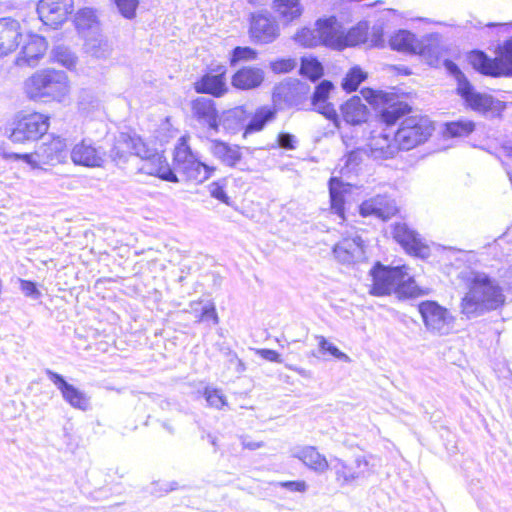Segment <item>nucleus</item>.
I'll list each match as a JSON object with an SVG mask.
<instances>
[{
  "label": "nucleus",
  "instance_id": "f257e3e1",
  "mask_svg": "<svg viewBox=\"0 0 512 512\" xmlns=\"http://www.w3.org/2000/svg\"><path fill=\"white\" fill-rule=\"evenodd\" d=\"M504 303L505 295L496 281L484 273H474L462 299L461 311L470 319L496 310Z\"/></svg>",
  "mask_w": 512,
  "mask_h": 512
},
{
  "label": "nucleus",
  "instance_id": "f03ea898",
  "mask_svg": "<svg viewBox=\"0 0 512 512\" xmlns=\"http://www.w3.org/2000/svg\"><path fill=\"white\" fill-rule=\"evenodd\" d=\"M406 266L385 267L377 264L372 270L373 285L371 294L375 296L388 295L397 290L408 297H417L424 294L409 276Z\"/></svg>",
  "mask_w": 512,
  "mask_h": 512
},
{
  "label": "nucleus",
  "instance_id": "7ed1b4c3",
  "mask_svg": "<svg viewBox=\"0 0 512 512\" xmlns=\"http://www.w3.org/2000/svg\"><path fill=\"white\" fill-rule=\"evenodd\" d=\"M49 117L34 112V136L39 134L37 144L34 146V170L41 165H56L65 162L68 153L66 144L60 137L47 135Z\"/></svg>",
  "mask_w": 512,
  "mask_h": 512
},
{
  "label": "nucleus",
  "instance_id": "20e7f679",
  "mask_svg": "<svg viewBox=\"0 0 512 512\" xmlns=\"http://www.w3.org/2000/svg\"><path fill=\"white\" fill-rule=\"evenodd\" d=\"M32 33L28 32L23 39L19 23L11 18L0 19V57L12 52L21 45L14 65L20 69L29 68L32 63Z\"/></svg>",
  "mask_w": 512,
  "mask_h": 512
},
{
  "label": "nucleus",
  "instance_id": "39448f33",
  "mask_svg": "<svg viewBox=\"0 0 512 512\" xmlns=\"http://www.w3.org/2000/svg\"><path fill=\"white\" fill-rule=\"evenodd\" d=\"M469 61L483 75L512 76V37L499 48L497 57L490 58L482 51H473L469 55Z\"/></svg>",
  "mask_w": 512,
  "mask_h": 512
},
{
  "label": "nucleus",
  "instance_id": "423d86ee",
  "mask_svg": "<svg viewBox=\"0 0 512 512\" xmlns=\"http://www.w3.org/2000/svg\"><path fill=\"white\" fill-rule=\"evenodd\" d=\"M361 93L368 102L383 104V108L380 112V118L387 126L396 124L400 118L409 114L412 110L411 106L402 100L403 94L399 95L394 88L393 91L390 92L363 89Z\"/></svg>",
  "mask_w": 512,
  "mask_h": 512
},
{
  "label": "nucleus",
  "instance_id": "0eeeda50",
  "mask_svg": "<svg viewBox=\"0 0 512 512\" xmlns=\"http://www.w3.org/2000/svg\"><path fill=\"white\" fill-rule=\"evenodd\" d=\"M433 130V124L428 117L408 116L402 120L399 128L394 132V140L401 150L409 151L426 142Z\"/></svg>",
  "mask_w": 512,
  "mask_h": 512
},
{
  "label": "nucleus",
  "instance_id": "6e6552de",
  "mask_svg": "<svg viewBox=\"0 0 512 512\" xmlns=\"http://www.w3.org/2000/svg\"><path fill=\"white\" fill-rule=\"evenodd\" d=\"M417 308L428 332L437 335L450 333L455 318L447 308L432 300L420 302Z\"/></svg>",
  "mask_w": 512,
  "mask_h": 512
},
{
  "label": "nucleus",
  "instance_id": "1a4fd4ad",
  "mask_svg": "<svg viewBox=\"0 0 512 512\" xmlns=\"http://www.w3.org/2000/svg\"><path fill=\"white\" fill-rule=\"evenodd\" d=\"M68 93V78L65 72L44 70L34 75V98L49 96L60 100Z\"/></svg>",
  "mask_w": 512,
  "mask_h": 512
},
{
  "label": "nucleus",
  "instance_id": "9d476101",
  "mask_svg": "<svg viewBox=\"0 0 512 512\" xmlns=\"http://www.w3.org/2000/svg\"><path fill=\"white\" fill-rule=\"evenodd\" d=\"M147 156V146L137 135L120 133L109 150V158L118 166L125 164L130 156Z\"/></svg>",
  "mask_w": 512,
  "mask_h": 512
},
{
  "label": "nucleus",
  "instance_id": "9b49d317",
  "mask_svg": "<svg viewBox=\"0 0 512 512\" xmlns=\"http://www.w3.org/2000/svg\"><path fill=\"white\" fill-rule=\"evenodd\" d=\"M250 36L255 43L269 44L280 35V27L270 13H253L250 19Z\"/></svg>",
  "mask_w": 512,
  "mask_h": 512
},
{
  "label": "nucleus",
  "instance_id": "f8f14e48",
  "mask_svg": "<svg viewBox=\"0 0 512 512\" xmlns=\"http://www.w3.org/2000/svg\"><path fill=\"white\" fill-rule=\"evenodd\" d=\"M330 468L334 471L336 481L340 486L353 483L355 480L365 478L370 474V465L365 457L358 456L352 465H348L342 459L335 457L331 459Z\"/></svg>",
  "mask_w": 512,
  "mask_h": 512
},
{
  "label": "nucleus",
  "instance_id": "ddd939ff",
  "mask_svg": "<svg viewBox=\"0 0 512 512\" xmlns=\"http://www.w3.org/2000/svg\"><path fill=\"white\" fill-rule=\"evenodd\" d=\"M73 11V0H40L36 12L47 26L58 27Z\"/></svg>",
  "mask_w": 512,
  "mask_h": 512
},
{
  "label": "nucleus",
  "instance_id": "4468645a",
  "mask_svg": "<svg viewBox=\"0 0 512 512\" xmlns=\"http://www.w3.org/2000/svg\"><path fill=\"white\" fill-rule=\"evenodd\" d=\"M393 237L407 254L421 259H426L430 256L429 246L409 226H394Z\"/></svg>",
  "mask_w": 512,
  "mask_h": 512
},
{
  "label": "nucleus",
  "instance_id": "2eb2a0df",
  "mask_svg": "<svg viewBox=\"0 0 512 512\" xmlns=\"http://www.w3.org/2000/svg\"><path fill=\"white\" fill-rule=\"evenodd\" d=\"M335 259L343 265H352L365 258V246L358 235L343 237L333 248Z\"/></svg>",
  "mask_w": 512,
  "mask_h": 512
},
{
  "label": "nucleus",
  "instance_id": "dca6fc26",
  "mask_svg": "<svg viewBox=\"0 0 512 512\" xmlns=\"http://www.w3.org/2000/svg\"><path fill=\"white\" fill-rule=\"evenodd\" d=\"M70 157L75 165L102 167L106 160V152L101 147H96L91 140L83 139L73 146Z\"/></svg>",
  "mask_w": 512,
  "mask_h": 512
},
{
  "label": "nucleus",
  "instance_id": "f3484780",
  "mask_svg": "<svg viewBox=\"0 0 512 512\" xmlns=\"http://www.w3.org/2000/svg\"><path fill=\"white\" fill-rule=\"evenodd\" d=\"M398 212L394 199L387 195H376L365 201L359 206V213L363 217H374L376 219L387 221Z\"/></svg>",
  "mask_w": 512,
  "mask_h": 512
},
{
  "label": "nucleus",
  "instance_id": "a211bd4d",
  "mask_svg": "<svg viewBox=\"0 0 512 512\" xmlns=\"http://www.w3.org/2000/svg\"><path fill=\"white\" fill-rule=\"evenodd\" d=\"M334 90V85L329 80H322L314 89L311 96V104L315 111L325 116L336 127L340 126V118L332 103L328 102L330 93Z\"/></svg>",
  "mask_w": 512,
  "mask_h": 512
},
{
  "label": "nucleus",
  "instance_id": "6ab92c4d",
  "mask_svg": "<svg viewBox=\"0 0 512 512\" xmlns=\"http://www.w3.org/2000/svg\"><path fill=\"white\" fill-rule=\"evenodd\" d=\"M47 375L60 390L63 399L73 408L81 411H87L91 408L90 397L86 393L69 384L60 374L47 370Z\"/></svg>",
  "mask_w": 512,
  "mask_h": 512
},
{
  "label": "nucleus",
  "instance_id": "aec40b11",
  "mask_svg": "<svg viewBox=\"0 0 512 512\" xmlns=\"http://www.w3.org/2000/svg\"><path fill=\"white\" fill-rule=\"evenodd\" d=\"M147 156L139 157L142 160V164L139 167V171L152 176H157L162 180L169 182H178V178L174 171L170 168L166 159L158 154L154 153L147 148Z\"/></svg>",
  "mask_w": 512,
  "mask_h": 512
},
{
  "label": "nucleus",
  "instance_id": "412c9836",
  "mask_svg": "<svg viewBox=\"0 0 512 512\" xmlns=\"http://www.w3.org/2000/svg\"><path fill=\"white\" fill-rule=\"evenodd\" d=\"M192 115L197 122L209 130L219 132V116L213 99L198 97L192 102Z\"/></svg>",
  "mask_w": 512,
  "mask_h": 512
},
{
  "label": "nucleus",
  "instance_id": "4be33fe9",
  "mask_svg": "<svg viewBox=\"0 0 512 512\" xmlns=\"http://www.w3.org/2000/svg\"><path fill=\"white\" fill-rule=\"evenodd\" d=\"M320 45L343 49V30L334 17L319 19L316 22Z\"/></svg>",
  "mask_w": 512,
  "mask_h": 512
},
{
  "label": "nucleus",
  "instance_id": "5701e85b",
  "mask_svg": "<svg viewBox=\"0 0 512 512\" xmlns=\"http://www.w3.org/2000/svg\"><path fill=\"white\" fill-rule=\"evenodd\" d=\"M292 457L297 458L306 467L318 474L325 473L331 466L326 457L314 446L295 447L292 450Z\"/></svg>",
  "mask_w": 512,
  "mask_h": 512
},
{
  "label": "nucleus",
  "instance_id": "b1692460",
  "mask_svg": "<svg viewBox=\"0 0 512 512\" xmlns=\"http://www.w3.org/2000/svg\"><path fill=\"white\" fill-rule=\"evenodd\" d=\"M458 94L465 100L467 105L481 113H486L492 109L493 97L487 94L476 92L469 81L460 82V90Z\"/></svg>",
  "mask_w": 512,
  "mask_h": 512
},
{
  "label": "nucleus",
  "instance_id": "393cba45",
  "mask_svg": "<svg viewBox=\"0 0 512 512\" xmlns=\"http://www.w3.org/2000/svg\"><path fill=\"white\" fill-rule=\"evenodd\" d=\"M250 113L242 106L224 111L219 116V127L221 126L227 133L235 134L241 130H246L247 121Z\"/></svg>",
  "mask_w": 512,
  "mask_h": 512
},
{
  "label": "nucleus",
  "instance_id": "a878e982",
  "mask_svg": "<svg viewBox=\"0 0 512 512\" xmlns=\"http://www.w3.org/2000/svg\"><path fill=\"white\" fill-rule=\"evenodd\" d=\"M400 146L394 140L391 133L383 132L378 136H374L370 142V151L374 159H390L399 151Z\"/></svg>",
  "mask_w": 512,
  "mask_h": 512
},
{
  "label": "nucleus",
  "instance_id": "bb28decb",
  "mask_svg": "<svg viewBox=\"0 0 512 512\" xmlns=\"http://www.w3.org/2000/svg\"><path fill=\"white\" fill-rule=\"evenodd\" d=\"M343 120L350 125H360L367 121L369 110L359 96H353L340 106Z\"/></svg>",
  "mask_w": 512,
  "mask_h": 512
},
{
  "label": "nucleus",
  "instance_id": "cd10ccee",
  "mask_svg": "<svg viewBox=\"0 0 512 512\" xmlns=\"http://www.w3.org/2000/svg\"><path fill=\"white\" fill-rule=\"evenodd\" d=\"M208 149L215 158L230 167L235 166L242 157L239 146L221 140H210Z\"/></svg>",
  "mask_w": 512,
  "mask_h": 512
},
{
  "label": "nucleus",
  "instance_id": "c85d7f7f",
  "mask_svg": "<svg viewBox=\"0 0 512 512\" xmlns=\"http://www.w3.org/2000/svg\"><path fill=\"white\" fill-rule=\"evenodd\" d=\"M264 80V71L257 67H243L232 77L233 87L240 90L257 88Z\"/></svg>",
  "mask_w": 512,
  "mask_h": 512
},
{
  "label": "nucleus",
  "instance_id": "c756f323",
  "mask_svg": "<svg viewBox=\"0 0 512 512\" xmlns=\"http://www.w3.org/2000/svg\"><path fill=\"white\" fill-rule=\"evenodd\" d=\"M225 71L218 74H205L195 83V90L198 93L210 94L214 97H221L227 92L225 82Z\"/></svg>",
  "mask_w": 512,
  "mask_h": 512
},
{
  "label": "nucleus",
  "instance_id": "7c9ffc66",
  "mask_svg": "<svg viewBox=\"0 0 512 512\" xmlns=\"http://www.w3.org/2000/svg\"><path fill=\"white\" fill-rule=\"evenodd\" d=\"M84 51L96 59H107L112 53V46L100 31L91 35H84Z\"/></svg>",
  "mask_w": 512,
  "mask_h": 512
},
{
  "label": "nucleus",
  "instance_id": "2f4dec72",
  "mask_svg": "<svg viewBox=\"0 0 512 512\" xmlns=\"http://www.w3.org/2000/svg\"><path fill=\"white\" fill-rule=\"evenodd\" d=\"M32 114H18L6 133L14 143H24L30 140L32 135Z\"/></svg>",
  "mask_w": 512,
  "mask_h": 512
},
{
  "label": "nucleus",
  "instance_id": "473e14b6",
  "mask_svg": "<svg viewBox=\"0 0 512 512\" xmlns=\"http://www.w3.org/2000/svg\"><path fill=\"white\" fill-rule=\"evenodd\" d=\"M390 47L393 50L409 53V54H417L422 53V44L415 35L407 30H399L395 33L390 39Z\"/></svg>",
  "mask_w": 512,
  "mask_h": 512
},
{
  "label": "nucleus",
  "instance_id": "72a5a7b5",
  "mask_svg": "<svg viewBox=\"0 0 512 512\" xmlns=\"http://www.w3.org/2000/svg\"><path fill=\"white\" fill-rule=\"evenodd\" d=\"M330 204L333 213L337 214L342 220H344V195L348 192L349 185L343 183L340 178L331 177L328 183Z\"/></svg>",
  "mask_w": 512,
  "mask_h": 512
},
{
  "label": "nucleus",
  "instance_id": "f704fd0d",
  "mask_svg": "<svg viewBox=\"0 0 512 512\" xmlns=\"http://www.w3.org/2000/svg\"><path fill=\"white\" fill-rule=\"evenodd\" d=\"M276 117V109L273 106H261L256 109L255 113L247 121L244 136L250 133L261 131L268 122H271Z\"/></svg>",
  "mask_w": 512,
  "mask_h": 512
},
{
  "label": "nucleus",
  "instance_id": "c9c22d12",
  "mask_svg": "<svg viewBox=\"0 0 512 512\" xmlns=\"http://www.w3.org/2000/svg\"><path fill=\"white\" fill-rule=\"evenodd\" d=\"M272 8L286 23L299 18L303 12L300 0H274Z\"/></svg>",
  "mask_w": 512,
  "mask_h": 512
},
{
  "label": "nucleus",
  "instance_id": "e433bc0d",
  "mask_svg": "<svg viewBox=\"0 0 512 512\" xmlns=\"http://www.w3.org/2000/svg\"><path fill=\"white\" fill-rule=\"evenodd\" d=\"M75 26L83 36L98 32L99 23L96 19L95 11L91 8L79 10L75 16Z\"/></svg>",
  "mask_w": 512,
  "mask_h": 512
},
{
  "label": "nucleus",
  "instance_id": "4c0bfd02",
  "mask_svg": "<svg viewBox=\"0 0 512 512\" xmlns=\"http://www.w3.org/2000/svg\"><path fill=\"white\" fill-rule=\"evenodd\" d=\"M179 171L185 174V176L190 180L202 182L210 177L214 168H210L195 157Z\"/></svg>",
  "mask_w": 512,
  "mask_h": 512
},
{
  "label": "nucleus",
  "instance_id": "58836bf2",
  "mask_svg": "<svg viewBox=\"0 0 512 512\" xmlns=\"http://www.w3.org/2000/svg\"><path fill=\"white\" fill-rule=\"evenodd\" d=\"M179 171L185 174V176L190 180L202 182L210 177L214 168H210L195 157Z\"/></svg>",
  "mask_w": 512,
  "mask_h": 512
},
{
  "label": "nucleus",
  "instance_id": "ea45409f",
  "mask_svg": "<svg viewBox=\"0 0 512 512\" xmlns=\"http://www.w3.org/2000/svg\"><path fill=\"white\" fill-rule=\"evenodd\" d=\"M368 30V22L361 21L356 26L352 27L346 34L343 32V48L367 42L369 36Z\"/></svg>",
  "mask_w": 512,
  "mask_h": 512
},
{
  "label": "nucleus",
  "instance_id": "a19ab883",
  "mask_svg": "<svg viewBox=\"0 0 512 512\" xmlns=\"http://www.w3.org/2000/svg\"><path fill=\"white\" fill-rule=\"evenodd\" d=\"M475 130V123L471 120L461 119L445 124V135L449 137H467Z\"/></svg>",
  "mask_w": 512,
  "mask_h": 512
},
{
  "label": "nucleus",
  "instance_id": "79ce46f5",
  "mask_svg": "<svg viewBox=\"0 0 512 512\" xmlns=\"http://www.w3.org/2000/svg\"><path fill=\"white\" fill-rule=\"evenodd\" d=\"M195 157L186 139L181 137L174 150V164L176 168L180 170Z\"/></svg>",
  "mask_w": 512,
  "mask_h": 512
},
{
  "label": "nucleus",
  "instance_id": "37998d69",
  "mask_svg": "<svg viewBox=\"0 0 512 512\" xmlns=\"http://www.w3.org/2000/svg\"><path fill=\"white\" fill-rule=\"evenodd\" d=\"M366 77V73H364L360 67L355 66L351 68L344 77L342 88L347 92L356 91Z\"/></svg>",
  "mask_w": 512,
  "mask_h": 512
},
{
  "label": "nucleus",
  "instance_id": "c03bdc74",
  "mask_svg": "<svg viewBox=\"0 0 512 512\" xmlns=\"http://www.w3.org/2000/svg\"><path fill=\"white\" fill-rule=\"evenodd\" d=\"M295 41L303 47L312 48L320 45V37L317 27L315 29L302 28L295 37Z\"/></svg>",
  "mask_w": 512,
  "mask_h": 512
},
{
  "label": "nucleus",
  "instance_id": "a18cd8bd",
  "mask_svg": "<svg viewBox=\"0 0 512 512\" xmlns=\"http://www.w3.org/2000/svg\"><path fill=\"white\" fill-rule=\"evenodd\" d=\"M53 59L67 69H73L77 63V57L65 46H57L52 50Z\"/></svg>",
  "mask_w": 512,
  "mask_h": 512
},
{
  "label": "nucleus",
  "instance_id": "49530a36",
  "mask_svg": "<svg viewBox=\"0 0 512 512\" xmlns=\"http://www.w3.org/2000/svg\"><path fill=\"white\" fill-rule=\"evenodd\" d=\"M300 73L312 81L318 80L323 74V67L316 59L303 58L300 66Z\"/></svg>",
  "mask_w": 512,
  "mask_h": 512
},
{
  "label": "nucleus",
  "instance_id": "de8ad7c7",
  "mask_svg": "<svg viewBox=\"0 0 512 512\" xmlns=\"http://www.w3.org/2000/svg\"><path fill=\"white\" fill-rule=\"evenodd\" d=\"M318 340V345L320 352L329 353L336 359L342 360L344 362H350V357L344 352L340 351L335 345L330 343L324 336H316Z\"/></svg>",
  "mask_w": 512,
  "mask_h": 512
},
{
  "label": "nucleus",
  "instance_id": "09e8293b",
  "mask_svg": "<svg viewBox=\"0 0 512 512\" xmlns=\"http://www.w3.org/2000/svg\"><path fill=\"white\" fill-rule=\"evenodd\" d=\"M119 13L126 19H133L136 16V9L139 0H112Z\"/></svg>",
  "mask_w": 512,
  "mask_h": 512
},
{
  "label": "nucleus",
  "instance_id": "8fccbe9b",
  "mask_svg": "<svg viewBox=\"0 0 512 512\" xmlns=\"http://www.w3.org/2000/svg\"><path fill=\"white\" fill-rule=\"evenodd\" d=\"M203 396L210 407L221 409L226 405V398L218 389L206 387L203 392Z\"/></svg>",
  "mask_w": 512,
  "mask_h": 512
},
{
  "label": "nucleus",
  "instance_id": "3c124183",
  "mask_svg": "<svg viewBox=\"0 0 512 512\" xmlns=\"http://www.w3.org/2000/svg\"><path fill=\"white\" fill-rule=\"evenodd\" d=\"M256 56V51L250 47H236L232 52L231 64L240 60H254Z\"/></svg>",
  "mask_w": 512,
  "mask_h": 512
},
{
  "label": "nucleus",
  "instance_id": "603ef678",
  "mask_svg": "<svg viewBox=\"0 0 512 512\" xmlns=\"http://www.w3.org/2000/svg\"><path fill=\"white\" fill-rule=\"evenodd\" d=\"M345 166L349 172L356 169V167L362 162V152L359 150L350 151L344 157Z\"/></svg>",
  "mask_w": 512,
  "mask_h": 512
},
{
  "label": "nucleus",
  "instance_id": "864d4df0",
  "mask_svg": "<svg viewBox=\"0 0 512 512\" xmlns=\"http://www.w3.org/2000/svg\"><path fill=\"white\" fill-rule=\"evenodd\" d=\"M278 145L287 150L296 149L297 139L293 134L281 132L277 137Z\"/></svg>",
  "mask_w": 512,
  "mask_h": 512
},
{
  "label": "nucleus",
  "instance_id": "5fc2aeb1",
  "mask_svg": "<svg viewBox=\"0 0 512 512\" xmlns=\"http://www.w3.org/2000/svg\"><path fill=\"white\" fill-rule=\"evenodd\" d=\"M444 66L448 70V72L453 75L457 80V91L460 90V82L468 81L465 75L462 73L460 68L453 61L446 59L444 61Z\"/></svg>",
  "mask_w": 512,
  "mask_h": 512
},
{
  "label": "nucleus",
  "instance_id": "6e6d98bb",
  "mask_svg": "<svg viewBox=\"0 0 512 512\" xmlns=\"http://www.w3.org/2000/svg\"><path fill=\"white\" fill-rule=\"evenodd\" d=\"M210 194L215 199L228 204L229 203V197L227 196L226 192L224 191V187L219 182H213L210 185Z\"/></svg>",
  "mask_w": 512,
  "mask_h": 512
},
{
  "label": "nucleus",
  "instance_id": "4d7b16f0",
  "mask_svg": "<svg viewBox=\"0 0 512 512\" xmlns=\"http://www.w3.org/2000/svg\"><path fill=\"white\" fill-rule=\"evenodd\" d=\"M295 65L294 60L287 59L273 62L271 68L276 73H287L293 70Z\"/></svg>",
  "mask_w": 512,
  "mask_h": 512
},
{
  "label": "nucleus",
  "instance_id": "13d9d810",
  "mask_svg": "<svg viewBox=\"0 0 512 512\" xmlns=\"http://www.w3.org/2000/svg\"><path fill=\"white\" fill-rule=\"evenodd\" d=\"M279 485L283 488H286L287 490L289 491H292V492H301V493H304L306 492L308 486L306 484L305 481L303 480H300V481H285V482H280Z\"/></svg>",
  "mask_w": 512,
  "mask_h": 512
},
{
  "label": "nucleus",
  "instance_id": "bf43d9fd",
  "mask_svg": "<svg viewBox=\"0 0 512 512\" xmlns=\"http://www.w3.org/2000/svg\"><path fill=\"white\" fill-rule=\"evenodd\" d=\"M370 42L373 46H382L383 40V28L380 25H374L370 33Z\"/></svg>",
  "mask_w": 512,
  "mask_h": 512
},
{
  "label": "nucleus",
  "instance_id": "052dcab7",
  "mask_svg": "<svg viewBox=\"0 0 512 512\" xmlns=\"http://www.w3.org/2000/svg\"><path fill=\"white\" fill-rule=\"evenodd\" d=\"M257 354L260 355L263 359L275 362V363H282L283 360L278 352L271 349H259L257 350Z\"/></svg>",
  "mask_w": 512,
  "mask_h": 512
},
{
  "label": "nucleus",
  "instance_id": "680f3d73",
  "mask_svg": "<svg viewBox=\"0 0 512 512\" xmlns=\"http://www.w3.org/2000/svg\"><path fill=\"white\" fill-rule=\"evenodd\" d=\"M207 319H212L214 324H217L219 321L215 306L213 304L205 306L202 310L201 320Z\"/></svg>",
  "mask_w": 512,
  "mask_h": 512
},
{
  "label": "nucleus",
  "instance_id": "e2e57ef3",
  "mask_svg": "<svg viewBox=\"0 0 512 512\" xmlns=\"http://www.w3.org/2000/svg\"><path fill=\"white\" fill-rule=\"evenodd\" d=\"M241 443L245 449L249 450H256L264 446L263 442H256L249 439L248 437H242Z\"/></svg>",
  "mask_w": 512,
  "mask_h": 512
},
{
  "label": "nucleus",
  "instance_id": "0e129e2a",
  "mask_svg": "<svg viewBox=\"0 0 512 512\" xmlns=\"http://www.w3.org/2000/svg\"><path fill=\"white\" fill-rule=\"evenodd\" d=\"M292 87L287 84H281L276 88L274 96L284 97L285 100H288V94L291 92Z\"/></svg>",
  "mask_w": 512,
  "mask_h": 512
},
{
  "label": "nucleus",
  "instance_id": "69168bd1",
  "mask_svg": "<svg viewBox=\"0 0 512 512\" xmlns=\"http://www.w3.org/2000/svg\"><path fill=\"white\" fill-rule=\"evenodd\" d=\"M46 49L45 38L34 34V50L41 51Z\"/></svg>",
  "mask_w": 512,
  "mask_h": 512
},
{
  "label": "nucleus",
  "instance_id": "338daca9",
  "mask_svg": "<svg viewBox=\"0 0 512 512\" xmlns=\"http://www.w3.org/2000/svg\"><path fill=\"white\" fill-rule=\"evenodd\" d=\"M21 283V289L26 296L32 295V281L19 279Z\"/></svg>",
  "mask_w": 512,
  "mask_h": 512
},
{
  "label": "nucleus",
  "instance_id": "774afa93",
  "mask_svg": "<svg viewBox=\"0 0 512 512\" xmlns=\"http://www.w3.org/2000/svg\"><path fill=\"white\" fill-rule=\"evenodd\" d=\"M18 158H23L28 164H32V154L25 153V154H15Z\"/></svg>",
  "mask_w": 512,
  "mask_h": 512
}]
</instances>
